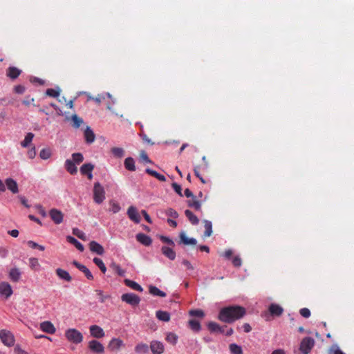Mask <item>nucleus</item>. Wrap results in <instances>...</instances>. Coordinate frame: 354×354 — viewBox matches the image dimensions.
Here are the masks:
<instances>
[{
  "instance_id": "1",
  "label": "nucleus",
  "mask_w": 354,
  "mask_h": 354,
  "mask_svg": "<svg viewBox=\"0 0 354 354\" xmlns=\"http://www.w3.org/2000/svg\"><path fill=\"white\" fill-rule=\"evenodd\" d=\"M246 314L245 308L240 306H229L221 309L218 319L225 323L231 324L241 319Z\"/></svg>"
},
{
  "instance_id": "2",
  "label": "nucleus",
  "mask_w": 354,
  "mask_h": 354,
  "mask_svg": "<svg viewBox=\"0 0 354 354\" xmlns=\"http://www.w3.org/2000/svg\"><path fill=\"white\" fill-rule=\"evenodd\" d=\"M105 199V191L104 187L98 182L93 186V201L97 204H101Z\"/></svg>"
},
{
  "instance_id": "3",
  "label": "nucleus",
  "mask_w": 354,
  "mask_h": 354,
  "mask_svg": "<svg viewBox=\"0 0 354 354\" xmlns=\"http://www.w3.org/2000/svg\"><path fill=\"white\" fill-rule=\"evenodd\" d=\"M65 335L68 341L74 344H79L83 340L82 334L75 328H70L67 330Z\"/></svg>"
},
{
  "instance_id": "4",
  "label": "nucleus",
  "mask_w": 354,
  "mask_h": 354,
  "mask_svg": "<svg viewBox=\"0 0 354 354\" xmlns=\"http://www.w3.org/2000/svg\"><path fill=\"white\" fill-rule=\"evenodd\" d=\"M315 345V340L310 337H304L299 346V350L303 354H308Z\"/></svg>"
},
{
  "instance_id": "5",
  "label": "nucleus",
  "mask_w": 354,
  "mask_h": 354,
  "mask_svg": "<svg viewBox=\"0 0 354 354\" xmlns=\"http://www.w3.org/2000/svg\"><path fill=\"white\" fill-rule=\"evenodd\" d=\"M0 339L2 343L7 346H12L15 344V337L11 332L3 329L0 330Z\"/></svg>"
},
{
  "instance_id": "6",
  "label": "nucleus",
  "mask_w": 354,
  "mask_h": 354,
  "mask_svg": "<svg viewBox=\"0 0 354 354\" xmlns=\"http://www.w3.org/2000/svg\"><path fill=\"white\" fill-rule=\"evenodd\" d=\"M122 301L126 302L133 306H138L140 301V298L134 293H125L121 296Z\"/></svg>"
},
{
  "instance_id": "7",
  "label": "nucleus",
  "mask_w": 354,
  "mask_h": 354,
  "mask_svg": "<svg viewBox=\"0 0 354 354\" xmlns=\"http://www.w3.org/2000/svg\"><path fill=\"white\" fill-rule=\"evenodd\" d=\"M13 293L11 286L8 282L2 281L0 283V295L6 299L9 298Z\"/></svg>"
},
{
  "instance_id": "8",
  "label": "nucleus",
  "mask_w": 354,
  "mask_h": 354,
  "mask_svg": "<svg viewBox=\"0 0 354 354\" xmlns=\"http://www.w3.org/2000/svg\"><path fill=\"white\" fill-rule=\"evenodd\" d=\"M49 215L55 224L59 225L63 222L64 214L60 210L55 208L51 209L49 212Z\"/></svg>"
},
{
  "instance_id": "9",
  "label": "nucleus",
  "mask_w": 354,
  "mask_h": 354,
  "mask_svg": "<svg viewBox=\"0 0 354 354\" xmlns=\"http://www.w3.org/2000/svg\"><path fill=\"white\" fill-rule=\"evenodd\" d=\"M88 348L95 353H103L104 352V347L100 342L97 340H91L88 344Z\"/></svg>"
},
{
  "instance_id": "10",
  "label": "nucleus",
  "mask_w": 354,
  "mask_h": 354,
  "mask_svg": "<svg viewBox=\"0 0 354 354\" xmlns=\"http://www.w3.org/2000/svg\"><path fill=\"white\" fill-rule=\"evenodd\" d=\"M124 346V342L119 338H113L109 343L108 348L111 351H119Z\"/></svg>"
},
{
  "instance_id": "11",
  "label": "nucleus",
  "mask_w": 354,
  "mask_h": 354,
  "mask_svg": "<svg viewBox=\"0 0 354 354\" xmlns=\"http://www.w3.org/2000/svg\"><path fill=\"white\" fill-rule=\"evenodd\" d=\"M127 215L129 218L135 222L136 223H139L140 222V216L136 207L134 206H130L127 209Z\"/></svg>"
},
{
  "instance_id": "12",
  "label": "nucleus",
  "mask_w": 354,
  "mask_h": 354,
  "mask_svg": "<svg viewBox=\"0 0 354 354\" xmlns=\"http://www.w3.org/2000/svg\"><path fill=\"white\" fill-rule=\"evenodd\" d=\"M150 348L153 354H162L165 351L164 345L159 341H152L150 344Z\"/></svg>"
},
{
  "instance_id": "13",
  "label": "nucleus",
  "mask_w": 354,
  "mask_h": 354,
  "mask_svg": "<svg viewBox=\"0 0 354 354\" xmlns=\"http://www.w3.org/2000/svg\"><path fill=\"white\" fill-rule=\"evenodd\" d=\"M73 265H74L79 270H80L81 272H82L85 277L89 279V280H93V276L92 274V273L91 272V271L84 265L80 263L78 261H73Z\"/></svg>"
},
{
  "instance_id": "14",
  "label": "nucleus",
  "mask_w": 354,
  "mask_h": 354,
  "mask_svg": "<svg viewBox=\"0 0 354 354\" xmlns=\"http://www.w3.org/2000/svg\"><path fill=\"white\" fill-rule=\"evenodd\" d=\"M91 335L95 338H102L105 333L103 329L97 325H92L89 328Z\"/></svg>"
},
{
  "instance_id": "15",
  "label": "nucleus",
  "mask_w": 354,
  "mask_h": 354,
  "mask_svg": "<svg viewBox=\"0 0 354 354\" xmlns=\"http://www.w3.org/2000/svg\"><path fill=\"white\" fill-rule=\"evenodd\" d=\"M179 238H180L179 244H184L186 245H195L197 243V241L195 239L188 238L184 232H182L180 233Z\"/></svg>"
},
{
  "instance_id": "16",
  "label": "nucleus",
  "mask_w": 354,
  "mask_h": 354,
  "mask_svg": "<svg viewBox=\"0 0 354 354\" xmlns=\"http://www.w3.org/2000/svg\"><path fill=\"white\" fill-rule=\"evenodd\" d=\"M89 249L92 252L96 253L98 255H102L104 252V248L95 241L90 242Z\"/></svg>"
},
{
  "instance_id": "17",
  "label": "nucleus",
  "mask_w": 354,
  "mask_h": 354,
  "mask_svg": "<svg viewBox=\"0 0 354 354\" xmlns=\"http://www.w3.org/2000/svg\"><path fill=\"white\" fill-rule=\"evenodd\" d=\"M40 328L41 329V330L48 334H53L55 333L56 330L54 325L50 322L48 321L41 322L40 324Z\"/></svg>"
},
{
  "instance_id": "18",
  "label": "nucleus",
  "mask_w": 354,
  "mask_h": 354,
  "mask_svg": "<svg viewBox=\"0 0 354 354\" xmlns=\"http://www.w3.org/2000/svg\"><path fill=\"white\" fill-rule=\"evenodd\" d=\"M269 312L271 315L279 317L282 315L283 309L279 304H272L269 306Z\"/></svg>"
},
{
  "instance_id": "19",
  "label": "nucleus",
  "mask_w": 354,
  "mask_h": 354,
  "mask_svg": "<svg viewBox=\"0 0 354 354\" xmlns=\"http://www.w3.org/2000/svg\"><path fill=\"white\" fill-rule=\"evenodd\" d=\"M7 188L12 192L13 194H17L19 192L18 185L17 182L11 178H8L5 181Z\"/></svg>"
},
{
  "instance_id": "20",
  "label": "nucleus",
  "mask_w": 354,
  "mask_h": 354,
  "mask_svg": "<svg viewBox=\"0 0 354 354\" xmlns=\"http://www.w3.org/2000/svg\"><path fill=\"white\" fill-rule=\"evenodd\" d=\"M136 239L138 242H140V243L145 246H149L152 243L151 239L149 236L143 233H138V234H136Z\"/></svg>"
},
{
  "instance_id": "21",
  "label": "nucleus",
  "mask_w": 354,
  "mask_h": 354,
  "mask_svg": "<svg viewBox=\"0 0 354 354\" xmlns=\"http://www.w3.org/2000/svg\"><path fill=\"white\" fill-rule=\"evenodd\" d=\"M21 275V272L19 268H14L9 271V278L12 282H18Z\"/></svg>"
},
{
  "instance_id": "22",
  "label": "nucleus",
  "mask_w": 354,
  "mask_h": 354,
  "mask_svg": "<svg viewBox=\"0 0 354 354\" xmlns=\"http://www.w3.org/2000/svg\"><path fill=\"white\" fill-rule=\"evenodd\" d=\"M55 272L59 279H63L67 282H71L72 281L71 276L66 270L62 268H57L56 269Z\"/></svg>"
},
{
  "instance_id": "23",
  "label": "nucleus",
  "mask_w": 354,
  "mask_h": 354,
  "mask_svg": "<svg viewBox=\"0 0 354 354\" xmlns=\"http://www.w3.org/2000/svg\"><path fill=\"white\" fill-rule=\"evenodd\" d=\"M165 214L167 216H169L171 218H176L178 217V212L172 208H169L166 210L159 209L157 211V214L158 216H160L162 214Z\"/></svg>"
},
{
  "instance_id": "24",
  "label": "nucleus",
  "mask_w": 354,
  "mask_h": 354,
  "mask_svg": "<svg viewBox=\"0 0 354 354\" xmlns=\"http://www.w3.org/2000/svg\"><path fill=\"white\" fill-rule=\"evenodd\" d=\"M84 138L87 143L91 144L95 141V136L89 127H87L84 131Z\"/></svg>"
},
{
  "instance_id": "25",
  "label": "nucleus",
  "mask_w": 354,
  "mask_h": 354,
  "mask_svg": "<svg viewBox=\"0 0 354 354\" xmlns=\"http://www.w3.org/2000/svg\"><path fill=\"white\" fill-rule=\"evenodd\" d=\"M21 72V70H19V68L15 66H10L7 70V76L14 80L17 78L20 75Z\"/></svg>"
},
{
  "instance_id": "26",
  "label": "nucleus",
  "mask_w": 354,
  "mask_h": 354,
  "mask_svg": "<svg viewBox=\"0 0 354 354\" xmlns=\"http://www.w3.org/2000/svg\"><path fill=\"white\" fill-rule=\"evenodd\" d=\"M162 254L170 260H174L176 258V252L169 247L162 246L161 248Z\"/></svg>"
},
{
  "instance_id": "27",
  "label": "nucleus",
  "mask_w": 354,
  "mask_h": 354,
  "mask_svg": "<svg viewBox=\"0 0 354 354\" xmlns=\"http://www.w3.org/2000/svg\"><path fill=\"white\" fill-rule=\"evenodd\" d=\"M124 283L127 286L131 288V289H133L134 290H137L138 292L143 291V288L138 283H136L134 281L126 279L124 280Z\"/></svg>"
},
{
  "instance_id": "28",
  "label": "nucleus",
  "mask_w": 354,
  "mask_h": 354,
  "mask_svg": "<svg viewBox=\"0 0 354 354\" xmlns=\"http://www.w3.org/2000/svg\"><path fill=\"white\" fill-rule=\"evenodd\" d=\"M66 169L72 175L75 174L77 169L75 165V162L70 159H67L65 162Z\"/></svg>"
},
{
  "instance_id": "29",
  "label": "nucleus",
  "mask_w": 354,
  "mask_h": 354,
  "mask_svg": "<svg viewBox=\"0 0 354 354\" xmlns=\"http://www.w3.org/2000/svg\"><path fill=\"white\" fill-rule=\"evenodd\" d=\"M124 167L126 169L130 171H136V165H135V161L133 158L128 157L124 160Z\"/></svg>"
},
{
  "instance_id": "30",
  "label": "nucleus",
  "mask_w": 354,
  "mask_h": 354,
  "mask_svg": "<svg viewBox=\"0 0 354 354\" xmlns=\"http://www.w3.org/2000/svg\"><path fill=\"white\" fill-rule=\"evenodd\" d=\"M66 240L68 243L74 245L75 246V248L80 252H83L84 250V245L74 237H73L71 236H67Z\"/></svg>"
},
{
  "instance_id": "31",
  "label": "nucleus",
  "mask_w": 354,
  "mask_h": 354,
  "mask_svg": "<svg viewBox=\"0 0 354 354\" xmlns=\"http://www.w3.org/2000/svg\"><path fill=\"white\" fill-rule=\"evenodd\" d=\"M185 214L192 225L198 224L199 219L195 214H194V213L192 211L186 209L185 211Z\"/></svg>"
},
{
  "instance_id": "32",
  "label": "nucleus",
  "mask_w": 354,
  "mask_h": 354,
  "mask_svg": "<svg viewBox=\"0 0 354 354\" xmlns=\"http://www.w3.org/2000/svg\"><path fill=\"white\" fill-rule=\"evenodd\" d=\"M149 292L153 296H158L160 297H166V293L154 286H150L149 288Z\"/></svg>"
},
{
  "instance_id": "33",
  "label": "nucleus",
  "mask_w": 354,
  "mask_h": 354,
  "mask_svg": "<svg viewBox=\"0 0 354 354\" xmlns=\"http://www.w3.org/2000/svg\"><path fill=\"white\" fill-rule=\"evenodd\" d=\"M156 317L163 322H169L170 320V314L167 311L158 310L156 311Z\"/></svg>"
},
{
  "instance_id": "34",
  "label": "nucleus",
  "mask_w": 354,
  "mask_h": 354,
  "mask_svg": "<svg viewBox=\"0 0 354 354\" xmlns=\"http://www.w3.org/2000/svg\"><path fill=\"white\" fill-rule=\"evenodd\" d=\"M72 126L75 129L79 128L83 123V120L79 117L77 114H73L71 116Z\"/></svg>"
},
{
  "instance_id": "35",
  "label": "nucleus",
  "mask_w": 354,
  "mask_h": 354,
  "mask_svg": "<svg viewBox=\"0 0 354 354\" xmlns=\"http://www.w3.org/2000/svg\"><path fill=\"white\" fill-rule=\"evenodd\" d=\"M94 169V165L91 163H86L80 167V172L82 175H86L91 173Z\"/></svg>"
},
{
  "instance_id": "36",
  "label": "nucleus",
  "mask_w": 354,
  "mask_h": 354,
  "mask_svg": "<svg viewBox=\"0 0 354 354\" xmlns=\"http://www.w3.org/2000/svg\"><path fill=\"white\" fill-rule=\"evenodd\" d=\"M149 351V346L147 344L140 343L135 347V352L136 353H146Z\"/></svg>"
},
{
  "instance_id": "37",
  "label": "nucleus",
  "mask_w": 354,
  "mask_h": 354,
  "mask_svg": "<svg viewBox=\"0 0 354 354\" xmlns=\"http://www.w3.org/2000/svg\"><path fill=\"white\" fill-rule=\"evenodd\" d=\"M204 227H205V232L204 236H210L212 233V224L211 221L205 220L204 221Z\"/></svg>"
},
{
  "instance_id": "38",
  "label": "nucleus",
  "mask_w": 354,
  "mask_h": 354,
  "mask_svg": "<svg viewBox=\"0 0 354 354\" xmlns=\"http://www.w3.org/2000/svg\"><path fill=\"white\" fill-rule=\"evenodd\" d=\"M189 326L190 328L195 332H198L201 328L200 322L196 319L189 320Z\"/></svg>"
},
{
  "instance_id": "39",
  "label": "nucleus",
  "mask_w": 354,
  "mask_h": 354,
  "mask_svg": "<svg viewBox=\"0 0 354 354\" xmlns=\"http://www.w3.org/2000/svg\"><path fill=\"white\" fill-rule=\"evenodd\" d=\"M230 351L232 354H242L243 353V349L242 348L237 345L236 344H231L229 346Z\"/></svg>"
},
{
  "instance_id": "40",
  "label": "nucleus",
  "mask_w": 354,
  "mask_h": 354,
  "mask_svg": "<svg viewBox=\"0 0 354 354\" xmlns=\"http://www.w3.org/2000/svg\"><path fill=\"white\" fill-rule=\"evenodd\" d=\"M109 205H110L109 211L112 212L113 213L116 214L120 211L121 208H120V205L115 201L111 200L109 201Z\"/></svg>"
},
{
  "instance_id": "41",
  "label": "nucleus",
  "mask_w": 354,
  "mask_h": 354,
  "mask_svg": "<svg viewBox=\"0 0 354 354\" xmlns=\"http://www.w3.org/2000/svg\"><path fill=\"white\" fill-rule=\"evenodd\" d=\"M93 261L103 273L106 272V268L102 259L95 257Z\"/></svg>"
},
{
  "instance_id": "42",
  "label": "nucleus",
  "mask_w": 354,
  "mask_h": 354,
  "mask_svg": "<svg viewBox=\"0 0 354 354\" xmlns=\"http://www.w3.org/2000/svg\"><path fill=\"white\" fill-rule=\"evenodd\" d=\"M34 138L32 133H28L25 136L24 140L21 142V145L23 147H27L28 145L32 142Z\"/></svg>"
},
{
  "instance_id": "43",
  "label": "nucleus",
  "mask_w": 354,
  "mask_h": 354,
  "mask_svg": "<svg viewBox=\"0 0 354 354\" xmlns=\"http://www.w3.org/2000/svg\"><path fill=\"white\" fill-rule=\"evenodd\" d=\"M207 328L211 333H217L221 329V326L214 322H209L207 324Z\"/></svg>"
},
{
  "instance_id": "44",
  "label": "nucleus",
  "mask_w": 354,
  "mask_h": 354,
  "mask_svg": "<svg viewBox=\"0 0 354 354\" xmlns=\"http://www.w3.org/2000/svg\"><path fill=\"white\" fill-rule=\"evenodd\" d=\"M165 339L169 343L175 345L177 343L178 336L173 333H169Z\"/></svg>"
},
{
  "instance_id": "45",
  "label": "nucleus",
  "mask_w": 354,
  "mask_h": 354,
  "mask_svg": "<svg viewBox=\"0 0 354 354\" xmlns=\"http://www.w3.org/2000/svg\"><path fill=\"white\" fill-rule=\"evenodd\" d=\"M39 156L43 160H47L51 156V150L48 148L43 149L39 153Z\"/></svg>"
},
{
  "instance_id": "46",
  "label": "nucleus",
  "mask_w": 354,
  "mask_h": 354,
  "mask_svg": "<svg viewBox=\"0 0 354 354\" xmlns=\"http://www.w3.org/2000/svg\"><path fill=\"white\" fill-rule=\"evenodd\" d=\"M73 234L75 236H77L79 239H80L82 241H86L87 240L86 234L82 231L79 230L78 228H76V227L73 228Z\"/></svg>"
},
{
  "instance_id": "47",
  "label": "nucleus",
  "mask_w": 354,
  "mask_h": 354,
  "mask_svg": "<svg viewBox=\"0 0 354 354\" xmlns=\"http://www.w3.org/2000/svg\"><path fill=\"white\" fill-rule=\"evenodd\" d=\"M187 205L189 207H193L196 210L200 211L201 209V203L197 200L188 201Z\"/></svg>"
},
{
  "instance_id": "48",
  "label": "nucleus",
  "mask_w": 354,
  "mask_h": 354,
  "mask_svg": "<svg viewBox=\"0 0 354 354\" xmlns=\"http://www.w3.org/2000/svg\"><path fill=\"white\" fill-rule=\"evenodd\" d=\"M112 153L118 158H121L124 154V151L122 148L120 147H113L111 149Z\"/></svg>"
},
{
  "instance_id": "49",
  "label": "nucleus",
  "mask_w": 354,
  "mask_h": 354,
  "mask_svg": "<svg viewBox=\"0 0 354 354\" xmlns=\"http://www.w3.org/2000/svg\"><path fill=\"white\" fill-rule=\"evenodd\" d=\"M73 161L76 164H80L84 160L83 155L81 153H74L72 154Z\"/></svg>"
},
{
  "instance_id": "50",
  "label": "nucleus",
  "mask_w": 354,
  "mask_h": 354,
  "mask_svg": "<svg viewBox=\"0 0 354 354\" xmlns=\"http://www.w3.org/2000/svg\"><path fill=\"white\" fill-rule=\"evenodd\" d=\"M27 244L29 247H30L31 248H33V249L37 248L41 251H44L45 250L44 246L39 245L32 241H28L27 242Z\"/></svg>"
},
{
  "instance_id": "51",
  "label": "nucleus",
  "mask_w": 354,
  "mask_h": 354,
  "mask_svg": "<svg viewBox=\"0 0 354 354\" xmlns=\"http://www.w3.org/2000/svg\"><path fill=\"white\" fill-rule=\"evenodd\" d=\"M111 267L117 272V274L119 276H124V275L125 271L123 269H122L121 267L119 265L115 264V263H112L111 264Z\"/></svg>"
},
{
  "instance_id": "52",
  "label": "nucleus",
  "mask_w": 354,
  "mask_h": 354,
  "mask_svg": "<svg viewBox=\"0 0 354 354\" xmlns=\"http://www.w3.org/2000/svg\"><path fill=\"white\" fill-rule=\"evenodd\" d=\"M46 93L47 95L53 97H57L59 95V91L54 88H48Z\"/></svg>"
},
{
  "instance_id": "53",
  "label": "nucleus",
  "mask_w": 354,
  "mask_h": 354,
  "mask_svg": "<svg viewBox=\"0 0 354 354\" xmlns=\"http://www.w3.org/2000/svg\"><path fill=\"white\" fill-rule=\"evenodd\" d=\"M29 263H30V267L32 269H36L37 268L39 267V263L38 259L37 258H34V257L30 258Z\"/></svg>"
},
{
  "instance_id": "54",
  "label": "nucleus",
  "mask_w": 354,
  "mask_h": 354,
  "mask_svg": "<svg viewBox=\"0 0 354 354\" xmlns=\"http://www.w3.org/2000/svg\"><path fill=\"white\" fill-rule=\"evenodd\" d=\"M189 315L192 316L203 317L205 314L202 310H192L189 311Z\"/></svg>"
},
{
  "instance_id": "55",
  "label": "nucleus",
  "mask_w": 354,
  "mask_h": 354,
  "mask_svg": "<svg viewBox=\"0 0 354 354\" xmlns=\"http://www.w3.org/2000/svg\"><path fill=\"white\" fill-rule=\"evenodd\" d=\"M96 293L99 297V300L101 303L105 302L106 299L109 298V295H104L102 290H96Z\"/></svg>"
},
{
  "instance_id": "56",
  "label": "nucleus",
  "mask_w": 354,
  "mask_h": 354,
  "mask_svg": "<svg viewBox=\"0 0 354 354\" xmlns=\"http://www.w3.org/2000/svg\"><path fill=\"white\" fill-rule=\"evenodd\" d=\"M172 188L174 189V191L180 196H183V194H182V188H181V186L180 185H178V183H173L172 185Z\"/></svg>"
},
{
  "instance_id": "57",
  "label": "nucleus",
  "mask_w": 354,
  "mask_h": 354,
  "mask_svg": "<svg viewBox=\"0 0 354 354\" xmlns=\"http://www.w3.org/2000/svg\"><path fill=\"white\" fill-rule=\"evenodd\" d=\"M299 313L300 315L305 318H308L310 316V311L307 308L300 309Z\"/></svg>"
},
{
  "instance_id": "58",
  "label": "nucleus",
  "mask_w": 354,
  "mask_h": 354,
  "mask_svg": "<svg viewBox=\"0 0 354 354\" xmlns=\"http://www.w3.org/2000/svg\"><path fill=\"white\" fill-rule=\"evenodd\" d=\"M140 159L147 163L151 162V160L149 158L147 153L145 151H142L140 153Z\"/></svg>"
},
{
  "instance_id": "59",
  "label": "nucleus",
  "mask_w": 354,
  "mask_h": 354,
  "mask_svg": "<svg viewBox=\"0 0 354 354\" xmlns=\"http://www.w3.org/2000/svg\"><path fill=\"white\" fill-rule=\"evenodd\" d=\"M232 263L235 267H240L242 264L241 259L239 257H234L232 259Z\"/></svg>"
},
{
  "instance_id": "60",
  "label": "nucleus",
  "mask_w": 354,
  "mask_h": 354,
  "mask_svg": "<svg viewBox=\"0 0 354 354\" xmlns=\"http://www.w3.org/2000/svg\"><path fill=\"white\" fill-rule=\"evenodd\" d=\"M14 91L18 94H22L25 91V87L22 85H17L15 86Z\"/></svg>"
},
{
  "instance_id": "61",
  "label": "nucleus",
  "mask_w": 354,
  "mask_h": 354,
  "mask_svg": "<svg viewBox=\"0 0 354 354\" xmlns=\"http://www.w3.org/2000/svg\"><path fill=\"white\" fill-rule=\"evenodd\" d=\"M105 99V95H98L95 97H92V100H93L97 104H100L102 100Z\"/></svg>"
},
{
  "instance_id": "62",
  "label": "nucleus",
  "mask_w": 354,
  "mask_h": 354,
  "mask_svg": "<svg viewBox=\"0 0 354 354\" xmlns=\"http://www.w3.org/2000/svg\"><path fill=\"white\" fill-rule=\"evenodd\" d=\"M146 173L151 175V176L154 177V178H156L157 176H158V174L157 171L151 169H149V168H147L145 170Z\"/></svg>"
},
{
  "instance_id": "63",
  "label": "nucleus",
  "mask_w": 354,
  "mask_h": 354,
  "mask_svg": "<svg viewBox=\"0 0 354 354\" xmlns=\"http://www.w3.org/2000/svg\"><path fill=\"white\" fill-rule=\"evenodd\" d=\"M28 156L29 158H30V159H32L35 157V156H36L35 147H32L31 149H30L28 151Z\"/></svg>"
},
{
  "instance_id": "64",
  "label": "nucleus",
  "mask_w": 354,
  "mask_h": 354,
  "mask_svg": "<svg viewBox=\"0 0 354 354\" xmlns=\"http://www.w3.org/2000/svg\"><path fill=\"white\" fill-rule=\"evenodd\" d=\"M15 354H28L26 351L22 350L20 347L17 346L15 348Z\"/></svg>"
}]
</instances>
